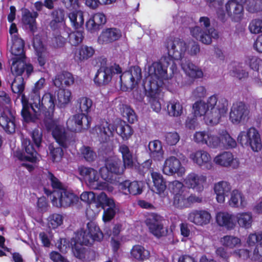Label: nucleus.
Returning <instances> with one entry per match:
<instances>
[{
    "label": "nucleus",
    "mask_w": 262,
    "mask_h": 262,
    "mask_svg": "<svg viewBox=\"0 0 262 262\" xmlns=\"http://www.w3.org/2000/svg\"><path fill=\"white\" fill-rule=\"evenodd\" d=\"M55 100V96L49 93L45 94L42 97L41 103L44 111L43 124L46 129L51 132L58 144L66 148L70 144L71 138L66 132L64 127L53 120Z\"/></svg>",
    "instance_id": "nucleus-1"
},
{
    "label": "nucleus",
    "mask_w": 262,
    "mask_h": 262,
    "mask_svg": "<svg viewBox=\"0 0 262 262\" xmlns=\"http://www.w3.org/2000/svg\"><path fill=\"white\" fill-rule=\"evenodd\" d=\"M149 75L144 82L143 86L146 95L152 109L156 112L161 110V104L159 100V89L164 84L163 80L167 78L162 66L158 63H152L148 68Z\"/></svg>",
    "instance_id": "nucleus-2"
},
{
    "label": "nucleus",
    "mask_w": 262,
    "mask_h": 262,
    "mask_svg": "<svg viewBox=\"0 0 262 262\" xmlns=\"http://www.w3.org/2000/svg\"><path fill=\"white\" fill-rule=\"evenodd\" d=\"M168 56L162 57L160 62H155L162 66V69L165 72V76H167L168 68L172 73L177 70V65L172 58L176 60L181 59L184 55L187 50L185 42L179 38L170 37L167 39L165 43Z\"/></svg>",
    "instance_id": "nucleus-3"
},
{
    "label": "nucleus",
    "mask_w": 262,
    "mask_h": 262,
    "mask_svg": "<svg viewBox=\"0 0 262 262\" xmlns=\"http://www.w3.org/2000/svg\"><path fill=\"white\" fill-rule=\"evenodd\" d=\"M48 179L55 190L53 192L52 202L57 207H67L78 201V198L68 191L60 182L51 172H48Z\"/></svg>",
    "instance_id": "nucleus-4"
},
{
    "label": "nucleus",
    "mask_w": 262,
    "mask_h": 262,
    "mask_svg": "<svg viewBox=\"0 0 262 262\" xmlns=\"http://www.w3.org/2000/svg\"><path fill=\"white\" fill-rule=\"evenodd\" d=\"M199 23V26L192 28L190 30L193 37L205 45H210L212 39L218 38V32L211 26L210 20L208 17H201Z\"/></svg>",
    "instance_id": "nucleus-5"
},
{
    "label": "nucleus",
    "mask_w": 262,
    "mask_h": 262,
    "mask_svg": "<svg viewBox=\"0 0 262 262\" xmlns=\"http://www.w3.org/2000/svg\"><path fill=\"white\" fill-rule=\"evenodd\" d=\"M75 238L77 244L88 245L94 241H100L103 238V234L95 222L90 221L85 228L77 232Z\"/></svg>",
    "instance_id": "nucleus-6"
},
{
    "label": "nucleus",
    "mask_w": 262,
    "mask_h": 262,
    "mask_svg": "<svg viewBox=\"0 0 262 262\" xmlns=\"http://www.w3.org/2000/svg\"><path fill=\"white\" fill-rule=\"evenodd\" d=\"M79 174L85 179L88 185L92 189L106 190L112 192L114 187L104 182L99 181V176L97 170L91 167L81 166L78 169Z\"/></svg>",
    "instance_id": "nucleus-7"
},
{
    "label": "nucleus",
    "mask_w": 262,
    "mask_h": 262,
    "mask_svg": "<svg viewBox=\"0 0 262 262\" xmlns=\"http://www.w3.org/2000/svg\"><path fill=\"white\" fill-rule=\"evenodd\" d=\"M237 142L242 146L249 147L253 151H258L262 148L260 135L254 127L240 132L237 138Z\"/></svg>",
    "instance_id": "nucleus-8"
},
{
    "label": "nucleus",
    "mask_w": 262,
    "mask_h": 262,
    "mask_svg": "<svg viewBox=\"0 0 262 262\" xmlns=\"http://www.w3.org/2000/svg\"><path fill=\"white\" fill-rule=\"evenodd\" d=\"M99 206L104 209L103 220L104 222H109L119 211V207L113 199L108 198L104 192H101L97 196Z\"/></svg>",
    "instance_id": "nucleus-9"
},
{
    "label": "nucleus",
    "mask_w": 262,
    "mask_h": 262,
    "mask_svg": "<svg viewBox=\"0 0 262 262\" xmlns=\"http://www.w3.org/2000/svg\"><path fill=\"white\" fill-rule=\"evenodd\" d=\"M164 219L156 213L149 214L145 221L149 232L158 238L166 235L167 230L164 227Z\"/></svg>",
    "instance_id": "nucleus-10"
},
{
    "label": "nucleus",
    "mask_w": 262,
    "mask_h": 262,
    "mask_svg": "<svg viewBox=\"0 0 262 262\" xmlns=\"http://www.w3.org/2000/svg\"><path fill=\"white\" fill-rule=\"evenodd\" d=\"M121 73L119 65L114 64L111 66H101L97 71L94 79V82L98 86L107 84L115 74Z\"/></svg>",
    "instance_id": "nucleus-11"
},
{
    "label": "nucleus",
    "mask_w": 262,
    "mask_h": 262,
    "mask_svg": "<svg viewBox=\"0 0 262 262\" xmlns=\"http://www.w3.org/2000/svg\"><path fill=\"white\" fill-rule=\"evenodd\" d=\"M249 113L248 107L245 103L236 102L231 107L229 119L234 124L245 123L249 119Z\"/></svg>",
    "instance_id": "nucleus-12"
},
{
    "label": "nucleus",
    "mask_w": 262,
    "mask_h": 262,
    "mask_svg": "<svg viewBox=\"0 0 262 262\" xmlns=\"http://www.w3.org/2000/svg\"><path fill=\"white\" fill-rule=\"evenodd\" d=\"M91 121V119L83 113L78 114L68 119L67 121V127L72 132H80L90 127Z\"/></svg>",
    "instance_id": "nucleus-13"
},
{
    "label": "nucleus",
    "mask_w": 262,
    "mask_h": 262,
    "mask_svg": "<svg viewBox=\"0 0 262 262\" xmlns=\"http://www.w3.org/2000/svg\"><path fill=\"white\" fill-rule=\"evenodd\" d=\"M121 84L128 89H133L142 78L141 69L137 66L132 67L130 70L120 76Z\"/></svg>",
    "instance_id": "nucleus-14"
},
{
    "label": "nucleus",
    "mask_w": 262,
    "mask_h": 262,
    "mask_svg": "<svg viewBox=\"0 0 262 262\" xmlns=\"http://www.w3.org/2000/svg\"><path fill=\"white\" fill-rule=\"evenodd\" d=\"M193 139L196 143L206 144L213 148H216L221 144L220 137L211 134L209 132H197L193 136Z\"/></svg>",
    "instance_id": "nucleus-15"
},
{
    "label": "nucleus",
    "mask_w": 262,
    "mask_h": 262,
    "mask_svg": "<svg viewBox=\"0 0 262 262\" xmlns=\"http://www.w3.org/2000/svg\"><path fill=\"white\" fill-rule=\"evenodd\" d=\"M185 171V168L176 157L171 156L165 161L163 171L165 174L172 176L177 173L178 176L181 177L184 174Z\"/></svg>",
    "instance_id": "nucleus-16"
},
{
    "label": "nucleus",
    "mask_w": 262,
    "mask_h": 262,
    "mask_svg": "<svg viewBox=\"0 0 262 262\" xmlns=\"http://www.w3.org/2000/svg\"><path fill=\"white\" fill-rule=\"evenodd\" d=\"M246 0H229L226 4V12L234 21H239L243 16V5Z\"/></svg>",
    "instance_id": "nucleus-17"
},
{
    "label": "nucleus",
    "mask_w": 262,
    "mask_h": 262,
    "mask_svg": "<svg viewBox=\"0 0 262 262\" xmlns=\"http://www.w3.org/2000/svg\"><path fill=\"white\" fill-rule=\"evenodd\" d=\"M202 198L194 194L187 196L186 194L181 193L174 195L173 205L174 207L179 209H183L191 206L195 203H201Z\"/></svg>",
    "instance_id": "nucleus-18"
},
{
    "label": "nucleus",
    "mask_w": 262,
    "mask_h": 262,
    "mask_svg": "<svg viewBox=\"0 0 262 262\" xmlns=\"http://www.w3.org/2000/svg\"><path fill=\"white\" fill-rule=\"evenodd\" d=\"M206 182V177L194 172L188 174L184 179V183L188 188H192L198 192L204 189V185Z\"/></svg>",
    "instance_id": "nucleus-19"
},
{
    "label": "nucleus",
    "mask_w": 262,
    "mask_h": 262,
    "mask_svg": "<svg viewBox=\"0 0 262 262\" xmlns=\"http://www.w3.org/2000/svg\"><path fill=\"white\" fill-rule=\"evenodd\" d=\"M23 149L25 152H17L16 157L21 161H28L34 163L38 160L37 153L34 150L33 145L30 140L23 139L22 141Z\"/></svg>",
    "instance_id": "nucleus-20"
},
{
    "label": "nucleus",
    "mask_w": 262,
    "mask_h": 262,
    "mask_svg": "<svg viewBox=\"0 0 262 262\" xmlns=\"http://www.w3.org/2000/svg\"><path fill=\"white\" fill-rule=\"evenodd\" d=\"M211 214L204 210H193L188 213L187 219L197 226H204L210 223Z\"/></svg>",
    "instance_id": "nucleus-21"
},
{
    "label": "nucleus",
    "mask_w": 262,
    "mask_h": 262,
    "mask_svg": "<svg viewBox=\"0 0 262 262\" xmlns=\"http://www.w3.org/2000/svg\"><path fill=\"white\" fill-rule=\"evenodd\" d=\"M121 36L120 30L115 28H107L101 32L98 37L97 42L100 45H108L119 39Z\"/></svg>",
    "instance_id": "nucleus-22"
},
{
    "label": "nucleus",
    "mask_w": 262,
    "mask_h": 262,
    "mask_svg": "<svg viewBox=\"0 0 262 262\" xmlns=\"http://www.w3.org/2000/svg\"><path fill=\"white\" fill-rule=\"evenodd\" d=\"M217 101V97L214 96H211L208 98V103L210 104V108L208 110L206 116L204 119L207 124L210 125L217 124L222 116L220 112L215 108Z\"/></svg>",
    "instance_id": "nucleus-23"
},
{
    "label": "nucleus",
    "mask_w": 262,
    "mask_h": 262,
    "mask_svg": "<svg viewBox=\"0 0 262 262\" xmlns=\"http://www.w3.org/2000/svg\"><path fill=\"white\" fill-rule=\"evenodd\" d=\"M190 158L200 167H204L207 169H210L212 167L211 157L206 151L197 150L190 154Z\"/></svg>",
    "instance_id": "nucleus-24"
},
{
    "label": "nucleus",
    "mask_w": 262,
    "mask_h": 262,
    "mask_svg": "<svg viewBox=\"0 0 262 262\" xmlns=\"http://www.w3.org/2000/svg\"><path fill=\"white\" fill-rule=\"evenodd\" d=\"M24 58H13L11 67V71L16 76H21L26 71L27 76H29L33 72V67L30 64H26L24 61Z\"/></svg>",
    "instance_id": "nucleus-25"
},
{
    "label": "nucleus",
    "mask_w": 262,
    "mask_h": 262,
    "mask_svg": "<svg viewBox=\"0 0 262 262\" xmlns=\"http://www.w3.org/2000/svg\"><path fill=\"white\" fill-rule=\"evenodd\" d=\"M181 67L187 76L192 79L200 78L203 73L201 69L193 63L189 59H184L181 61Z\"/></svg>",
    "instance_id": "nucleus-26"
},
{
    "label": "nucleus",
    "mask_w": 262,
    "mask_h": 262,
    "mask_svg": "<svg viewBox=\"0 0 262 262\" xmlns=\"http://www.w3.org/2000/svg\"><path fill=\"white\" fill-rule=\"evenodd\" d=\"M214 162L223 167L232 166L235 168L238 165L237 159L234 158L231 152L228 151H224L216 156L214 159Z\"/></svg>",
    "instance_id": "nucleus-27"
},
{
    "label": "nucleus",
    "mask_w": 262,
    "mask_h": 262,
    "mask_svg": "<svg viewBox=\"0 0 262 262\" xmlns=\"http://www.w3.org/2000/svg\"><path fill=\"white\" fill-rule=\"evenodd\" d=\"M214 190L216 194L217 201L222 203L225 202V197L229 195L231 190V186L226 181H221L214 185Z\"/></svg>",
    "instance_id": "nucleus-28"
},
{
    "label": "nucleus",
    "mask_w": 262,
    "mask_h": 262,
    "mask_svg": "<svg viewBox=\"0 0 262 262\" xmlns=\"http://www.w3.org/2000/svg\"><path fill=\"white\" fill-rule=\"evenodd\" d=\"M120 186L125 193L128 192L134 195L141 194L143 190V183L141 181L126 180L121 183Z\"/></svg>",
    "instance_id": "nucleus-29"
},
{
    "label": "nucleus",
    "mask_w": 262,
    "mask_h": 262,
    "mask_svg": "<svg viewBox=\"0 0 262 262\" xmlns=\"http://www.w3.org/2000/svg\"><path fill=\"white\" fill-rule=\"evenodd\" d=\"M74 77L71 73L63 71L55 77L53 83L56 87L61 88L63 85L66 86L72 85L74 84Z\"/></svg>",
    "instance_id": "nucleus-30"
},
{
    "label": "nucleus",
    "mask_w": 262,
    "mask_h": 262,
    "mask_svg": "<svg viewBox=\"0 0 262 262\" xmlns=\"http://www.w3.org/2000/svg\"><path fill=\"white\" fill-rule=\"evenodd\" d=\"M38 16V13L36 12H31L28 10H26L22 16V22L26 28L29 29L30 31L34 33L37 30L36 18Z\"/></svg>",
    "instance_id": "nucleus-31"
},
{
    "label": "nucleus",
    "mask_w": 262,
    "mask_h": 262,
    "mask_svg": "<svg viewBox=\"0 0 262 262\" xmlns=\"http://www.w3.org/2000/svg\"><path fill=\"white\" fill-rule=\"evenodd\" d=\"M216 220L220 226L225 227L228 230L233 229L235 226L232 215L228 212L218 213L216 216Z\"/></svg>",
    "instance_id": "nucleus-32"
},
{
    "label": "nucleus",
    "mask_w": 262,
    "mask_h": 262,
    "mask_svg": "<svg viewBox=\"0 0 262 262\" xmlns=\"http://www.w3.org/2000/svg\"><path fill=\"white\" fill-rule=\"evenodd\" d=\"M0 125L8 133L12 134L15 131L14 118L9 112L4 113L0 117Z\"/></svg>",
    "instance_id": "nucleus-33"
},
{
    "label": "nucleus",
    "mask_w": 262,
    "mask_h": 262,
    "mask_svg": "<svg viewBox=\"0 0 262 262\" xmlns=\"http://www.w3.org/2000/svg\"><path fill=\"white\" fill-rule=\"evenodd\" d=\"M12 38L11 53L16 56L15 58H25V56L24 51V42L23 40L19 38L16 35H13Z\"/></svg>",
    "instance_id": "nucleus-34"
},
{
    "label": "nucleus",
    "mask_w": 262,
    "mask_h": 262,
    "mask_svg": "<svg viewBox=\"0 0 262 262\" xmlns=\"http://www.w3.org/2000/svg\"><path fill=\"white\" fill-rule=\"evenodd\" d=\"M149 155L155 160L161 161L163 158L162 145L159 140L151 141L148 144Z\"/></svg>",
    "instance_id": "nucleus-35"
},
{
    "label": "nucleus",
    "mask_w": 262,
    "mask_h": 262,
    "mask_svg": "<svg viewBox=\"0 0 262 262\" xmlns=\"http://www.w3.org/2000/svg\"><path fill=\"white\" fill-rule=\"evenodd\" d=\"M149 252L140 245L134 246L131 251L132 257L138 261H143L149 256Z\"/></svg>",
    "instance_id": "nucleus-36"
},
{
    "label": "nucleus",
    "mask_w": 262,
    "mask_h": 262,
    "mask_svg": "<svg viewBox=\"0 0 262 262\" xmlns=\"http://www.w3.org/2000/svg\"><path fill=\"white\" fill-rule=\"evenodd\" d=\"M105 166L116 176L122 174L127 167L124 164L122 165L119 160H108Z\"/></svg>",
    "instance_id": "nucleus-37"
},
{
    "label": "nucleus",
    "mask_w": 262,
    "mask_h": 262,
    "mask_svg": "<svg viewBox=\"0 0 262 262\" xmlns=\"http://www.w3.org/2000/svg\"><path fill=\"white\" fill-rule=\"evenodd\" d=\"M236 219L239 226L246 229L250 228L253 222L252 214L249 212L237 213Z\"/></svg>",
    "instance_id": "nucleus-38"
},
{
    "label": "nucleus",
    "mask_w": 262,
    "mask_h": 262,
    "mask_svg": "<svg viewBox=\"0 0 262 262\" xmlns=\"http://www.w3.org/2000/svg\"><path fill=\"white\" fill-rule=\"evenodd\" d=\"M119 151L122 155L125 167H132L134 164L133 154L129 147L125 144H121L119 145Z\"/></svg>",
    "instance_id": "nucleus-39"
},
{
    "label": "nucleus",
    "mask_w": 262,
    "mask_h": 262,
    "mask_svg": "<svg viewBox=\"0 0 262 262\" xmlns=\"http://www.w3.org/2000/svg\"><path fill=\"white\" fill-rule=\"evenodd\" d=\"M117 133L119 135L123 140H128L132 135L133 130L132 127L125 122H120L116 124L115 128Z\"/></svg>",
    "instance_id": "nucleus-40"
},
{
    "label": "nucleus",
    "mask_w": 262,
    "mask_h": 262,
    "mask_svg": "<svg viewBox=\"0 0 262 262\" xmlns=\"http://www.w3.org/2000/svg\"><path fill=\"white\" fill-rule=\"evenodd\" d=\"M115 130H116L114 125L108 124L106 121L103 122L100 126L96 127L97 134L104 140H106L107 137L112 135Z\"/></svg>",
    "instance_id": "nucleus-41"
},
{
    "label": "nucleus",
    "mask_w": 262,
    "mask_h": 262,
    "mask_svg": "<svg viewBox=\"0 0 262 262\" xmlns=\"http://www.w3.org/2000/svg\"><path fill=\"white\" fill-rule=\"evenodd\" d=\"M151 175L157 192L158 193L163 192L166 189V185L162 176L156 172H152Z\"/></svg>",
    "instance_id": "nucleus-42"
},
{
    "label": "nucleus",
    "mask_w": 262,
    "mask_h": 262,
    "mask_svg": "<svg viewBox=\"0 0 262 262\" xmlns=\"http://www.w3.org/2000/svg\"><path fill=\"white\" fill-rule=\"evenodd\" d=\"M93 102L91 99L88 97H82L77 100L76 107L81 113H89L92 106Z\"/></svg>",
    "instance_id": "nucleus-43"
},
{
    "label": "nucleus",
    "mask_w": 262,
    "mask_h": 262,
    "mask_svg": "<svg viewBox=\"0 0 262 262\" xmlns=\"http://www.w3.org/2000/svg\"><path fill=\"white\" fill-rule=\"evenodd\" d=\"M209 108L210 104L208 103V100L206 103L201 101L195 102L193 105V113L195 117L203 115L206 117Z\"/></svg>",
    "instance_id": "nucleus-44"
},
{
    "label": "nucleus",
    "mask_w": 262,
    "mask_h": 262,
    "mask_svg": "<svg viewBox=\"0 0 262 262\" xmlns=\"http://www.w3.org/2000/svg\"><path fill=\"white\" fill-rule=\"evenodd\" d=\"M95 51L93 48L87 46H82L76 53V59L82 61L92 57Z\"/></svg>",
    "instance_id": "nucleus-45"
},
{
    "label": "nucleus",
    "mask_w": 262,
    "mask_h": 262,
    "mask_svg": "<svg viewBox=\"0 0 262 262\" xmlns=\"http://www.w3.org/2000/svg\"><path fill=\"white\" fill-rule=\"evenodd\" d=\"M168 114L171 116L178 117L183 112V107L178 101H171L167 106Z\"/></svg>",
    "instance_id": "nucleus-46"
},
{
    "label": "nucleus",
    "mask_w": 262,
    "mask_h": 262,
    "mask_svg": "<svg viewBox=\"0 0 262 262\" xmlns=\"http://www.w3.org/2000/svg\"><path fill=\"white\" fill-rule=\"evenodd\" d=\"M230 206L233 207H244L245 203L242 193L237 190H234L231 194L229 201Z\"/></svg>",
    "instance_id": "nucleus-47"
},
{
    "label": "nucleus",
    "mask_w": 262,
    "mask_h": 262,
    "mask_svg": "<svg viewBox=\"0 0 262 262\" xmlns=\"http://www.w3.org/2000/svg\"><path fill=\"white\" fill-rule=\"evenodd\" d=\"M71 99V92L67 89H60L57 93V100L60 107H64Z\"/></svg>",
    "instance_id": "nucleus-48"
},
{
    "label": "nucleus",
    "mask_w": 262,
    "mask_h": 262,
    "mask_svg": "<svg viewBox=\"0 0 262 262\" xmlns=\"http://www.w3.org/2000/svg\"><path fill=\"white\" fill-rule=\"evenodd\" d=\"M11 88L13 93L20 95L25 89L24 78L22 76H16L11 83Z\"/></svg>",
    "instance_id": "nucleus-49"
},
{
    "label": "nucleus",
    "mask_w": 262,
    "mask_h": 262,
    "mask_svg": "<svg viewBox=\"0 0 262 262\" xmlns=\"http://www.w3.org/2000/svg\"><path fill=\"white\" fill-rule=\"evenodd\" d=\"M69 18L76 28L80 27L84 23L83 12L81 11H75L70 13Z\"/></svg>",
    "instance_id": "nucleus-50"
},
{
    "label": "nucleus",
    "mask_w": 262,
    "mask_h": 262,
    "mask_svg": "<svg viewBox=\"0 0 262 262\" xmlns=\"http://www.w3.org/2000/svg\"><path fill=\"white\" fill-rule=\"evenodd\" d=\"M221 144L226 148H234L236 146L235 140L233 139L226 130L220 133Z\"/></svg>",
    "instance_id": "nucleus-51"
},
{
    "label": "nucleus",
    "mask_w": 262,
    "mask_h": 262,
    "mask_svg": "<svg viewBox=\"0 0 262 262\" xmlns=\"http://www.w3.org/2000/svg\"><path fill=\"white\" fill-rule=\"evenodd\" d=\"M99 173L101 178L106 182L114 183L117 181V176H115V174L105 166L100 168Z\"/></svg>",
    "instance_id": "nucleus-52"
},
{
    "label": "nucleus",
    "mask_w": 262,
    "mask_h": 262,
    "mask_svg": "<svg viewBox=\"0 0 262 262\" xmlns=\"http://www.w3.org/2000/svg\"><path fill=\"white\" fill-rule=\"evenodd\" d=\"M82 157L89 162H93L97 157L96 153L89 146H83L80 149Z\"/></svg>",
    "instance_id": "nucleus-53"
},
{
    "label": "nucleus",
    "mask_w": 262,
    "mask_h": 262,
    "mask_svg": "<svg viewBox=\"0 0 262 262\" xmlns=\"http://www.w3.org/2000/svg\"><path fill=\"white\" fill-rule=\"evenodd\" d=\"M23 107L21 110V115L26 122L34 121L38 116H35L34 113L32 114V111L28 104H25L23 102Z\"/></svg>",
    "instance_id": "nucleus-54"
},
{
    "label": "nucleus",
    "mask_w": 262,
    "mask_h": 262,
    "mask_svg": "<svg viewBox=\"0 0 262 262\" xmlns=\"http://www.w3.org/2000/svg\"><path fill=\"white\" fill-rule=\"evenodd\" d=\"M221 242L224 246L233 248L240 244L241 240L236 237L226 235L221 238Z\"/></svg>",
    "instance_id": "nucleus-55"
},
{
    "label": "nucleus",
    "mask_w": 262,
    "mask_h": 262,
    "mask_svg": "<svg viewBox=\"0 0 262 262\" xmlns=\"http://www.w3.org/2000/svg\"><path fill=\"white\" fill-rule=\"evenodd\" d=\"M63 217L59 214H53L48 217V226L50 228H56L61 225Z\"/></svg>",
    "instance_id": "nucleus-56"
},
{
    "label": "nucleus",
    "mask_w": 262,
    "mask_h": 262,
    "mask_svg": "<svg viewBox=\"0 0 262 262\" xmlns=\"http://www.w3.org/2000/svg\"><path fill=\"white\" fill-rule=\"evenodd\" d=\"M49 149L54 161L57 162L61 159L63 154V150L61 147H54V145L51 144L49 146Z\"/></svg>",
    "instance_id": "nucleus-57"
},
{
    "label": "nucleus",
    "mask_w": 262,
    "mask_h": 262,
    "mask_svg": "<svg viewBox=\"0 0 262 262\" xmlns=\"http://www.w3.org/2000/svg\"><path fill=\"white\" fill-rule=\"evenodd\" d=\"M34 100L33 102H31L30 108L33 113H34L35 116H39L41 110L43 111V108L41 107V103L40 104V96H34Z\"/></svg>",
    "instance_id": "nucleus-58"
},
{
    "label": "nucleus",
    "mask_w": 262,
    "mask_h": 262,
    "mask_svg": "<svg viewBox=\"0 0 262 262\" xmlns=\"http://www.w3.org/2000/svg\"><path fill=\"white\" fill-rule=\"evenodd\" d=\"M69 42L72 46H77L83 40V36L81 31H75L69 35Z\"/></svg>",
    "instance_id": "nucleus-59"
},
{
    "label": "nucleus",
    "mask_w": 262,
    "mask_h": 262,
    "mask_svg": "<svg viewBox=\"0 0 262 262\" xmlns=\"http://www.w3.org/2000/svg\"><path fill=\"white\" fill-rule=\"evenodd\" d=\"M183 184L178 181H173L168 184V188L170 192L174 195L183 193Z\"/></svg>",
    "instance_id": "nucleus-60"
},
{
    "label": "nucleus",
    "mask_w": 262,
    "mask_h": 262,
    "mask_svg": "<svg viewBox=\"0 0 262 262\" xmlns=\"http://www.w3.org/2000/svg\"><path fill=\"white\" fill-rule=\"evenodd\" d=\"M250 32L254 34L262 33V20H253L249 26Z\"/></svg>",
    "instance_id": "nucleus-61"
},
{
    "label": "nucleus",
    "mask_w": 262,
    "mask_h": 262,
    "mask_svg": "<svg viewBox=\"0 0 262 262\" xmlns=\"http://www.w3.org/2000/svg\"><path fill=\"white\" fill-rule=\"evenodd\" d=\"M123 115L127 118V121L130 123H133L137 120V117L134 111L127 106L123 108Z\"/></svg>",
    "instance_id": "nucleus-62"
},
{
    "label": "nucleus",
    "mask_w": 262,
    "mask_h": 262,
    "mask_svg": "<svg viewBox=\"0 0 262 262\" xmlns=\"http://www.w3.org/2000/svg\"><path fill=\"white\" fill-rule=\"evenodd\" d=\"M228 102L225 98H222L216 102L215 108L223 116L228 110Z\"/></svg>",
    "instance_id": "nucleus-63"
},
{
    "label": "nucleus",
    "mask_w": 262,
    "mask_h": 262,
    "mask_svg": "<svg viewBox=\"0 0 262 262\" xmlns=\"http://www.w3.org/2000/svg\"><path fill=\"white\" fill-rule=\"evenodd\" d=\"M180 140V136L176 132L167 133L165 136V141L170 145H176Z\"/></svg>",
    "instance_id": "nucleus-64"
}]
</instances>
